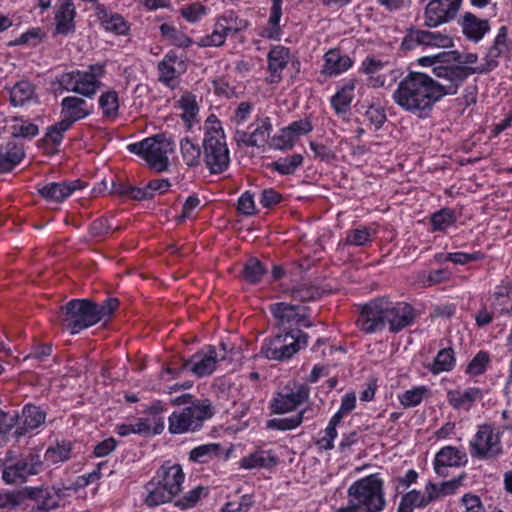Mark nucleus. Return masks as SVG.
<instances>
[{
  "label": "nucleus",
  "instance_id": "obj_45",
  "mask_svg": "<svg viewBox=\"0 0 512 512\" xmlns=\"http://www.w3.org/2000/svg\"><path fill=\"white\" fill-rule=\"evenodd\" d=\"M272 7L268 20L270 26L267 32V37L277 39L280 34L279 22L282 16V0H271Z\"/></svg>",
  "mask_w": 512,
  "mask_h": 512
},
{
  "label": "nucleus",
  "instance_id": "obj_61",
  "mask_svg": "<svg viewBox=\"0 0 512 512\" xmlns=\"http://www.w3.org/2000/svg\"><path fill=\"white\" fill-rule=\"evenodd\" d=\"M237 209L239 213L245 216H251L255 214V203L253 194H251L249 191L243 193L238 199Z\"/></svg>",
  "mask_w": 512,
  "mask_h": 512
},
{
  "label": "nucleus",
  "instance_id": "obj_37",
  "mask_svg": "<svg viewBox=\"0 0 512 512\" xmlns=\"http://www.w3.org/2000/svg\"><path fill=\"white\" fill-rule=\"evenodd\" d=\"M455 365L454 351L451 348H444L440 350L433 363L429 366V370L433 374L450 371Z\"/></svg>",
  "mask_w": 512,
  "mask_h": 512
},
{
  "label": "nucleus",
  "instance_id": "obj_22",
  "mask_svg": "<svg viewBox=\"0 0 512 512\" xmlns=\"http://www.w3.org/2000/svg\"><path fill=\"white\" fill-rule=\"evenodd\" d=\"M154 479L161 482L163 486L171 490L175 495H178L184 481V473L179 464L162 465Z\"/></svg>",
  "mask_w": 512,
  "mask_h": 512
},
{
  "label": "nucleus",
  "instance_id": "obj_32",
  "mask_svg": "<svg viewBox=\"0 0 512 512\" xmlns=\"http://www.w3.org/2000/svg\"><path fill=\"white\" fill-rule=\"evenodd\" d=\"M35 96L34 85L26 80L17 82L10 89V102L13 106H23Z\"/></svg>",
  "mask_w": 512,
  "mask_h": 512
},
{
  "label": "nucleus",
  "instance_id": "obj_50",
  "mask_svg": "<svg viewBox=\"0 0 512 512\" xmlns=\"http://www.w3.org/2000/svg\"><path fill=\"white\" fill-rule=\"evenodd\" d=\"M111 230H120V227L113 228L108 218L99 217L90 224L89 234L92 238L102 240Z\"/></svg>",
  "mask_w": 512,
  "mask_h": 512
},
{
  "label": "nucleus",
  "instance_id": "obj_52",
  "mask_svg": "<svg viewBox=\"0 0 512 512\" xmlns=\"http://www.w3.org/2000/svg\"><path fill=\"white\" fill-rule=\"evenodd\" d=\"M455 222L454 212L448 208L434 213L431 217V224L434 230L443 231Z\"/></svg>",
  "mask_w": 512,
  "mask_h": 512
},
{
  "label": "nucleus",
  "instance_id": "obj_28",
  "mask_svg": "<svg viewBox=\"0 0 512 512\" xmlns=\"http://www.w3.org/2000/svg\"><path fill=\"white\" fill-rule=\"evenodd\" d=\"M75 16L74 5L71 0H62L59 10L56 12V32L66 35L74 30L73 19Z\"/></svg>",
  "mask_w": 512,
  "mask_h": 512
},
{
  "label": "nucleus",
  "instance_id": "obj_10",
  "mask_svg": "<svg viewBox=\"0 0 512 512\" xmlns=\"http://www.w3.org/2000/svg\"><path fill=\"white\" fill-rule=\"evenodd\" d=\"M462 3V0H431L425 8V25L436 27L452 20Z\"/></svg>",
  "mask_w": 512,
  "mask_h": 512
},
{
  "label": "nucleus",
  "instance_id": "obj_39",
  "mask_svg": "<svg viewBox=\"0 0 512 512\" xmlns=\"http://www.w3.org/2000/svg\"><path fill=\"white\" fill-rule=\"evenodd\" d=\"M99 18L102 20L104 27L108 31H112L118 35H124L128 31V27L123 17L115 14L108 18L104 8H97Z\"/></svg>",
  "mask_w": 512,
  "mask_h": 512
},
{
  "label": "nucleus",
  "instance_id": "obj_9",
  "mask_svg": "<svg viewBox=\"0 0 512 512\" xmlns=\"http://www.w3.org/2000/svg\"><path fill=\"white\" fill-rule=\"evenodd\" d=\"M471 455L477 458H495L502 453L500 437L488 425L479 428L474 439L470 442Z\"/></svg>",
  "mask_w": 512,
  "mask_h": 512
},
{
  "label": "nucleus",
  "instance_id": "obj_59",
  "mask_svg": "<svg viewBox=\"0 0 512 512\" xmlns=\"http://www.w3.org/2000/svg\"><path fill=\"white\" fill-rule=\"evenodd\" d=\"M283 201V195L273 188L263 189L259 202L264 208H271Z\"/></svg>",
  "mask_w": 512,
  "mask_h": 512
},
{
  "label": "nucleus",
  "instance_id": "obj_42",
  "mask_svg": "<svg viewBox=\"0 0 512 512\" xmlns=\"http://www.w3.org/2000/svg\"><path fill=\"white\" fill-rule=\"evenodd\" d=\"M72 450L71 443L63 442L62 444H57L54 447H49L44 455V460L51 464H56L59 462H63L69 459L70 453Z\"/></svg>",
  "mask_w": 512,
  "mask_h": 512
},
{
  "label": "nucleus",
  "instance_id": "obj_23",
  "mask_svg": "<svg viewBox=\"0 0 512 512\" xmlns=\"http://www.w3.org/2000/svg\"><path fill=\"white\" fill-rule=\"evenodd\" d=\"M25 152L21 144L14 140L8 141L0 147V173H7L14 169L24 158Z\"/></svg>",
  "mask_w": 512,
  "mask_h": 512
},
{
  "label": "nucleus",
  "instance_id": "obj_60",
  "mask_svg": "<svg viewBox=\"0 0 512 512\" xmlns=\"http://www.w3.org/2000/svg\"><path fill=\"white\" fill-rule=\"evenodd\" d=\"M14 138H32L39 132L38 126L33 123L15 124L11 127Z\"/></svg>",
  "mask_w": 512,
  "mask_h": 512
},
{
  "label": "nucleus",
  "instance_id": "obj_31",
  "mask_svg": "<svg viewBox=\"0 0 512 512\" xmlns=\"http://www.w3.org/2000/svg\"><path fill=\"white\" fill-rule=\"evenodd\" d=\"M507 28L505 26H502L498 34L494 40V43L492 47L489 49L487 53V66L483 67L480 66L479 68L483 69V72H488L491 70L492 67L496 66V58H498L500 55H502L505 51H507Z\"/></svg>",
  "mask_w": 512,
  "mask_h": 512
},
{
  "label": "nucleus",
  "instance_id": "obj_12",
  "mask_svg": "<svg viewBox=\"0 0 512 512\" xmlns=\"http://www.w3.org/2000/svg\"><path fill=\"white\" fill-rule=\"evenodd\" d=\"M42 463L38 454L30 453L15 464L5 467L2 479L8 484L23 482L28 476L37 474Z\"/></svg>",
  "mask_w": 512,
  "mask_h": 512
},
{
  "label": "nucleus",
  "instance_id": "obj_38",
  "mask_svg": "<svg viewBox=\"0 0 512 512\" xmlns=\"http://www.w3.org/2000/svg\"><path fill=\"white\" fill-rule=\"evenodd\" d=\"M180 150L184 163L188 167H197L201 163V149L189 138H184L180 142Z\"/></svg>",
  "mask_w": 512,
  "mask_h": 512
},
{
  "label": "nucleus",
  "instance_id": "obj_15",
  "mask_svg": "<svg viewBox=\"0 0 512 512\" xmlns=\"http://www.w3.org/2000/svg\"><path fill=\"white\" fill-rule=\"evenodd\" d=\"M270 311L284 332L292 330L293 325L300 326L305 320V315L300 313V307L297 305L278 302L270 306Z\"/></svg>",
  "mask_w": 512,
  "mask_h": 512
},
{
  "label": "nucleus",
  "instance_id": "obj_25",
  "mask_svg": "<svg viewBox=\"0 0 512 512\" xmlns=\"http://www.w3.org/2000/svg\"><path fill=\"white\" fill-rule=\"evenodd\" d=\"M461 27L463 34L469 40L473 41H479L482 39L490 29L488 20L479 19L471 12L464 14L461 21Z\"/></svg>",
  "mask_w": 512,
  "mask_h": 512
},
{
  "label": "nucleus",
  "instance_id": "obj_56",
  "mask_svg": "<svg viewBox=\"0 0 512 512\" xmlns=\"http://www.w3.org/2000/svg\"><path fill=\"white\" fill-rule=\"evenodd\" d=\"M466 477L465 473H462L457 478L452 479L450 481L442 482L441 484L437 485L435 484V501L439 498L453 494L458 487L461 485L463 479Z\"/></svg>",
  "mask_w": 512,
  "mask_h": 512
},
{
  "label": "nucleus",
  "instance_id": "obj_1",
  "mask_svg": "<svg viewBox=\"0 0 512 512\" xmlns=\"http://www.w3.org/2000/svg\"><path fill=\"white\" fill-rule=\"evenodd\" d=\"M483 69H469L465 66H436L434 74L444 82L434 81L421 72H409L398 84L393 100L402 109L420 117H427L434 104L445 95L456 94L463 81L473 73H483Z\"/></svg>",
  "mask_w": 512,
  "mask_h": 512
},
{
  "label": "nucleus",
  "instance_id": "obj_33",
  "mask_svg": "<svg viewBox=\"0 0 512 512\" xmlns=\"http://www.w3.org/2000/svg\"><path fill=\"white\" fill-rule=\"evenodd\" d=\"M289 49L275 46L268 53V68L273 77L280 78V73L286 67L289 59Z\"/></svg>",
  "mask_w": 512,
  "mask_h": 512
},
{
  "label": "nucleus",
  "instance_id": "obj_34",
  "mask_svg": "<svg viewBox=\"0 0 512 512\" xmlns=\"http://www.w3.org/2000/svg\"><path fill=\"white\" fill-rule=\"evenodd\" d=\"M354 88H355L354 80H349L347 83L344 84V86L341 88V90L338 91L331 98V104L337 114L346 113L349 110L350 104L354 97V95H353Z\"/></svg>",
  "mask_w": 512,
  "mask_h": 512
},
{
  "label": "nucleus",
  "instance_id": "obj_6",
  "mask_svg": "<svg viewBox=\"0 0 512 512\" xmlns=\"http://www.w3.org/2000/svg\"><path fill=\"white\" fill-rule=\"evenodd\" d=\"M203 150V161L211 174H220L229 167L230 156L224 135L206 131Z\"/></svg>",
  "mask_w": 512,
  "mask_h": 512
},
{
  "label": "nucleus",
  "instance_id": "obj_55",
  "mask_svg": "<svg viewBox=\"0 0 512 512\" xmlns=\"http://www.w3.org/2000/svg\"><path fill=\"white\" fill-rule=\"evenodd\" d=\"M428 391V389L424 386L415 387L411 390L404 392L400 396V402L405 407H413L421 403L424 394Z\"/></svg>",
  "mask_w": 512,
  "mask_h": 512
},
{
  "label": "nucleus",
  "instance_id": "obj_35",
  "mask_svg": "<svg viewBox=\"0 0 512 512\" xmlns=\"http://www.w3.org/2000/svg\"><path fill=\"white\" fill-rule=\"evenodd\" d=\"M266 273L267 269L263 263L257 258L251 257L243 266L242 277L250 284H258Z\"/></svg>",
  "mask_w": 512,
  "mask_h": 512
},
{
  "label": "nucleus",
  "instance_id": "obj_21",
  "mask_svg": "<svg viewBox=\"0 0 512 512\" xmlns=\"http://www.w3.org/2000/svg\"><path fill=\"white\" fill-rule=\"evenodd\" d=\"M23 496L34 500L40 511H50L59 506V495L55 488L26 487L22 491Z\"/></svg>",
  "mask_w": 512,
  "mask_h": 512
},
{
  "label": "nucleus",
  "instance_id": "obj_40",
  "mask_svg": "<svg viewBox=\"0 0 512 512\" xmlns=\"http://www.w3.org/2000/svg\"><path fill=\"white\" fill-rule=\"evenodd\" d=\"M302 162L303 156L301 154H293L274 161L271 168L282 175H290L295 172Z\"/></svg>",
  "mask_w": 512,
  "mask_h": 512
},
{
  "label": "nucleus",
  "instance_id": "obj_4",
  "mask_svg": "<svg viewBox=\"0 0 512 512\" xmlns=\"http://www.w3.org/2000/svg\"><path fill=\"white\" fill-rule=\"evenodd\" d=\"M127 149L144 158L150 168L157 172H163L168 169V154L174 151V142L165 134H157L140 142L129 144Z\"/></svg>",
  "mask_w": 512,
  "mask_h": 512
},
{
  "label": "nucleus",
  "instance_id": "obj_16",
  "mask_svg": "<svg viewBox=\"0 0 512 512\" xmlns=\"http://www.w3.org/2000/svg\"><path fill=\"white\" fill-rule=\"evenodd\" d=\"M104 74V66L90 65L87 71H80L77 76L75 92L84 97H92L102 85L99 80Z\"/></svg>",
  "mask_w": 512,
  "mask_h": 512
},
{
  "label": "nucleus",
  "instance_id": "obj_58",
  "mask_svg": "<svg viewBox=\"0 0 512 512\" xmlns=\"http://www.w3.org/2000/svg\"><path fill=\"white\" fill-rule=\"evenodd\" d=\"M296 142V139L287 131L286 128L281 130L279 135L272 138L271 146L278 150L291 149Z\"/></svg>",
  "mask_w": 512,
  "mask_h": 512
},
{
  "label": "nucleus",
  "instance_id": "obj_41",
  "mask_svg": "<svg viewBox=\"0 0 512 512\" xmlns=\"http://www.w3.org/2000/svg\"><path fill=\"white\" fill-rule=\"evenodd\" d=\"M116 431L120 436H127L129 434H139L142 436L151 435V425L147 418H140L134 424H121L116 427Z\"/></svg>",
  "mask_w": 512,
  "mask_h": 512
},
{
  "label": "nucleus",
  "instance_id": "obj_17",
  "mask_svg": "<svg viewBox=\"0 0 512 512\" xmlns=\"http://www.w3.org/2000/svg\"><path fill=\"white\" fill-rule=\"evenodd\" d=\"M84 186V183L80 179L61 183L52 182L38 188V193L48 201L61 202L69 197L74 191L79 190Z\"/></svg>",
  "mask_w": 512,
  "mask_h": 512
},
{
  "label": "nucleus",
  "instance_id": "obj_30",
  "mask_svg": "<svg viewBox=\"0 0 512 512\" xmlns=\"http://www.w3.org/2000/svg\"><path fill=\"white\" fill-rule=\"evenodd\" d=\"M227 26V20L225 16H220L215 25L214 30L211 34L202 37L198 42V46L200 47H211V46H221L224 44L225 39L229 34Z\"/></svg>",
  "mask_w": 512,
  "mask_h": 512
},
{
  "label": "nucleus",
  "instance_id": "obj_57",
  "mask_svg": "<svg viewBox=\"0 0 512 512\" xmlns=\"http://www.w3.org/2000/svg\"><path fill=\"white\" fill-rule=\"evenodd\" d=\"M371 241L370 232L367 228L350 230L346 237V244L364 246Z\"/></svg>",
  "mask_w": 512,
  "mask_h": 512
},
{
  "label": "nucleus",
  "instance_id": "obj_46",
  "mask_svg": "<svg viewBox=\"0 0 512 512\" xmlns=\"http://www.w3.org/2000/svg\"><path fill=\"white\" fill-rule=\"evenodd\" d=\"M99 105L105 117L117 116L119 109L117 92L113 90L104 92L99 98Z\"/></svg>",
  "mask_w": 512,
  "mask_h": 512
},
{
  "label": "nucleus",
  "instance_id": "obj_11",
  "mask_svg": "<svg viewBox=\"0 0 512 512\" xmlns=\"http://www.w3.org/2000/svg\"><path fill=\"white\" fill-rule=\"evenodd\" d=\"M415 309L406 302H392L387 298L386 325L393 333H398L413 324Z\"/></svg>",
  "mask_w": 512,
  "mask_h": 512
},
{
  "label": "nucleus",
  "instance_id": "obj_47",
  "mask_svg": "<svg viewBox=\"0 0 512 512\" xmlns=\"http://www.w3.org/2000/svg\"><path fill=\"white\" fill-rule=\"evenodd\" d=\"M304 411L287 418H274L267 422V428L276 430H291L302 423Z\"/></svg>",
  "mask_w": 512,
  "mask_h": 512
},
{
  "label": "nucleus",
  "instance_id": "obj_48",
  "mask_svg": "<svg viewBox=\"0 0 512 512\" xmlns=\"http://www.w3.org/2000/svg\"><path fill=\"white\" fill-rule=\"evenodd\" d=\"M179 106L184 111L182 114L183 120L191 126V120L196 117L199 111L195 96L190 93L184 94L179 100Z\"/></svg>",
  "mask_w": 512,
  "mask_h": 512
},
{
  "label": "nucleus",
  "instance_id": "obj_19",
  "mask_svg": "<svg viewBox=\"0 0 512 512\" xmlns=\"http://www.w3.org/2000/svg\"><path fill=\"white\" fill-rule=\"evenodd\" d=\"M309 398V388L301 385L295 392L288 394H278L271 404L272 412L275 414H283L290 412L297 408L300 404L307 401Z\"/></svg>",
  "mask_w": 512,
  "mask_h": 512
},
{
  "label": "nucleus",
  "instance_id": "obj_44",
  "mask_svg": "<svg viewBox=\"0 0 512 512\" xmlns=\"http://www.w3.org/2000/svg\"><path fill=\"white\" fill-rule=\"evenodd\" d=\"M220 450V445L215 443L200 445L190 451L189 458L194 462L207 463Z\"/></svg>",
  "mask_w": 512,
  "mask_h": 512
},
{
  "label": "nucleus",
  "instance_id": "obj_2",
  "mask_svg": "<svg viewBox=\"0 0 512 512\" xmlns=\"http://www.w3.org/2000/svg\"><path fill=\"white\" fill-rule=\"evenodd\" d=\"M118 305L117 298H108L102 304L91 299H72L60 307L57 318L63 329L75 335L109 318Z\"/></svg>",
  "mask_w": 512,
  "mask_h": 512
},
{
  "label": "nucleus",
  "instance_id": "obj_36",
  "mask_svg": "<svg viewBox=\"0 0 512 512\" xmlns=\"http://www.w3.org/2000/svg\"><path fill=\"white\" fill-rule=\"evenodd\" d=\"M482 397V392L479 388H468L463 392L460 391H449L448 392V402L454 408H461L465 404H472L477 399Z\"/></svg>",
  "mask_w": 512,
  "mask_h": 512
},
{
  "label": "nucleus",
  "instance_id": "obj_18",
  "mask_svg": "<svg viewBox=\"0 0 512 512\" xmlns=\"http://www.w3.org/2000/svg\"><path fill=\"white\" fill-rule=\"evenodd\" d=\"M92 113L85 99L76 96L64 97L61 101L62 120L72 125Z\"/></svg>",
  "mask_w": 512,
  "mask_h": 512
},
{
  "label": "nucleus",
  "instance_id": "obj_49",
  "mask_svg": "<svg viewBox=\"0 0 512 512\" xmlns=\"http://www.w3.org/2000/svg\"><path fill=\"white\" fill-rule=\"evenodd\" d=\"M208 489L203 486H197L194 489L190 490L188 493L183 495L181 498L175 501V505L180 507L181 509H188L194 507L201 496L207 495Z\"/></svg>",
  "mask_w": 512,
  "mask_h": 512
},
{
  "label": "nucleus",
  "instance_id": "obj_53",
  "mask_svg": "<svg viewBox=\"0 0 512 512\" xmlns=\"http://www.w3.org/2000/svg\"><path fill=\"white\" fill-rule=\"evenodd\" d=\"M272 125L270 119L266 117L262 120L261 125L257 126L255 130L250 134L252 141L250 145L252 147H259L265 144L269 138Z\"/></svg>",
  "mask_w": 512,
  "mask_h": 512
},
{
  "label": "nucleus",
  "instance_id": "obj_29",
  "mask_svg": "<svg viewBox=\"0 0 512 512\" xmlns=\"http://www.w3.org/2000/svg\"><path fill=\"white\" fill-rule=\"evenodd\" d=\"M277 463V458L271 451L259 450L243 457L240 466L244 469L271 468L276 466Z\"/></svg>",
  "mask_w": 512,
  "mask_h": 512
},
{
  "label": "nucleus",
  "instance_id": "obj_3",
  "mask_svg": "<svg viewBox=\"0 0 512 512\" xmlns=\"http://www.w3.org/2000/svg\"><path fill=\"white\" fill-rule=\"evenodd\" d=\"M347 495L354 499L362 512H381L386 506L383 481L378 474H371L354 482Z\"/></svg>",
  "mask_w": 512,
  "mask_h": 512
},
{
  "label": "nucleus",
  "instance_id": "obj_54",
  "mask_svg": "<svg viewBox=\"0 0 512 512\" xmlns=\"http://www.w3.org/2000/svg\"><path fill=\"white\" fill-rule=\"evenodd\" d=\"M489 354L485 351L478 352L467 366L466 373L470 375H481L485 372L489 363Z\"/></svg>",
  "mask_w": 512,
  "mask_h": 512
},
{
  "label": "nucleus",
  "instance_id": "obj_5",
  "mask_svg": "<svg viewBox=\"0 0 512 512\" xmlns=\"http://www.w3.org/2000/svg\"><path fill=\"white\" fill-rule=\"evenodd\" d=\"M214 415L211 402L208 399L192 402L181 411H174L168 419L171 434L195 432L203 426V422Z\"/></svg>",
  "mask_w": 512,
  "mask_h": 512
},
{
  "label": "nucleus",
  "instance_id": "obj_27",
  "mask_svg": "<svg viewBox=\"0 0 512 512\" xmlns=\"http://www.w3.org/2000/svg\"><path fill=\"white\" fill-rule=\"evenodd\" d=\"M323 71L329 75H338L352 66V60L349 56H342L336 49L329 50L325 56Z\"/></svg>",
  "mask_w": 512,
  "mask_h": 512
},
{
  "label": "nucleus",
  "instance_id": "obj_62",
  "mask_svg": "<svg viewBox=\"0 0 512 512\" xmlns=\"http://www.w3.org/2000/svg\"><path fill=\"white\" fill-rule=\"evenodd\" d=\"M435 57H437L436 66H460L459 63L461 62V54L458 51L442 52L435 55Z\"/></svg>",
  "mask_w": 512,
  "mask_h": 512
},
{
  "label": "nucleus",
  "instance_id": "obj_24",
  "mask_svg": "<svg viewBox=\"0 0 512 512\" xmlns=\"http://www.w3.org/2000/svg\"><path fill=\"white\" fill-rule=\"evenodd\" d=\"M22 426L15 430L16 438H20L25 435L29 430L38 428L45 421V412L42 411L38 406L28 404L24 406L21 417Z\"/></svg>",
  "mask_w": 512,
  "mask_h": 512
},
{
  "label": "nucleus",
  "instance_id": "obj_7",
  "mask_svg": "<svg viewBox=\"0 0 512 512\" xmlns=\"http://www.w3.org/2000/svg\"><path fill=\"white\" fill-rule=\"evenodd\" d=\"M219 361L216 348L208 346L207 351H199L193 354L188 359H181V366L179 368H166L165 372L170 374L172 378H178L184 371H190L198 378H203L211 375Z\"/></svg>",
  "mask_w": 512,
  "mask_h": 512
},
{
  "label": "nucleus",
  "instance_id": "obj_63",
  "mask_svg": "<svg viewBox=\"0 0 512 512\" xmlns=\"http://www.w3.org/2000/svg\"><path fill=\"white\" fill-rule=\"evenodd\" d=\"M285 128L287 129V131H289L291 135H293L295 139H297V137L311 132L313 129V125L309 120L301 119L292 122L288 127Z\"/></svg>",
  "mask_w": 512,
  "mask_h": 512
},
{
  "label": "nucleus",
  "instance_id": "obj_14",
  "mask_svg": "<svg viewBox=\"0 0 512 512\" xmlns=\"http://www.w3.org/2000/svg\"><path fill=\"white\" fill-rule=\"evenodd\" d=\"M435 483L428 482L425 491L413 489L405 493L400 500L397 512H413L414 508H425L435 501Z\"/></svg>",
  "mask_w": 512,
  "mask_h": 512
},
{
  "label": "nucleus",
  "instance_id": "obj_13",
  "mask_svg": "<svg viewBox=\"0 0 512 512\" xmlns=\"http://www.w3.org/2000/svg\"><path fill=\"white\" fill-rule=\"evenodd\" d=\"M288 331L277 334L272 339H266L261 347V354L268 359L283 361L291 358L295 353L297 344L292 343Z\"/></svg>",
  "mask_w": 512,
  "mask_h": 512
},
{
  "label": "nucleus",
  "instance_id": "obj_51",
  "mask_svg": "<svg viewBox=\"0 0 512 512\" xmlns=\"http://www.w3.org/2000/svg\"><path fill=\"white\" fill-rule=\"evenodd\" d=\"M321 295L319 288L309 284H300L291 290V297L298 301L314 300Z\"/></svg>",
  "mask_w": 512,
  "mask_h": 512
},
{
  "label": "nucleus",
  "instance_id": "obj_43",
  "mask_svg": "<svg viewBox=\"0 0 512 512\" xmlns=\"http://www.w3.org/2000/svg\"><path fill=\"white\" fill-rule=\"evenodd\" d=\"M71 126L62 119L56 124L48 127L45 136L40 140L42 144L52 143L53 145H59L64 137V133L69 130Z\"/></svg>",
  "mask_w": 512,
  "mask_h": 512
},
{
  "label": "nucleus",
  "instance_id": "obj_64",
  "mask_svg": "<svg viewBox=\"0 0 512 512\" xmlns=\"http://www.w3.org/2000/svg\"><path fill=\"white\" fill-rule=\"evenodd\" d=\"M512 296V282L503 281L501 285L496 287L494 292V298L499 305H505Z\"/></svg>",
  "mask_w": 512,
  "mask_h": 512
},
{
  "label": "nucleus",
  "instance_id": "obj_20",
  "mask_svg": "<svg viewBox=\"0 0 512 512\" xmlns=\"http://www.w3.org/2000/svg\"><path fill=\"white\" fill-rule=\"evenodd\" d=\"M467 462L466 453L452 446H445L436 454L434 469L439 476H446L447 467H458Z\"/></svg>",
  "mask_w": 512,
  "mask_h": 512
},
{
  "label": "nucleus",
  "instance_id": "obj_26",
  "mask_svg": "<svg viewBox=\"0 0 512 512\" xmlns=\"http://www.w3.org/2000/svg\"><path fill=\"white\" fill-rule=\"evenodd\" d=\"M147 496L145 503L149 507H156L173 501L176 496L171 490L156 481L154 478L145 485Z\"/></svg>",
  "mask_w": 512,
  "mask_h": 512
},
{
  "label": "nucleus",
  "instance_id": "obj_8",
  "mask_svg": "<svg viewBox=\"0 0 512 512\" xmlns=\"http://www.w3.org/2000/svg\"><path fill=\"white\" fill-rule=\"evenodd\" d=\"M387 298L380 297L359 307L357 327L366 334L381 331L386 327Z\"/></svg>",
  "mask_w": 512,
  "mask_h": 512
}]
</instances>
